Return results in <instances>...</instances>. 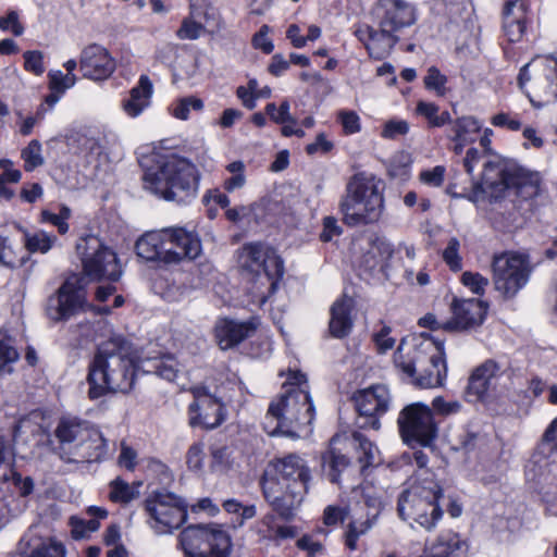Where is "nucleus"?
<instances>
[{
    "instance_id": "nucleus-60",
    "label": "nucleus",
    "mask_w": 557,
    "mask_h": 557,
    "mask_svg": "<svg viewBox=\"0 0 557 557\" xmlns=\"http://www.w3.org/2000/svg\"><path fill=\"white\" fill-rule=\"evenodd\" d=\"M186 462L189 469L200 470L203 463V445L201 443L193 444L186 455Z\"/></svg>"
},
{
    "instance_id": "nucleus-7",
    "label": "nucleus",
    "mask_w": 557,
    "mask_h": 557,
    "mask_svg": "<svg viewBox=\"0 0 557 557\" xmlns=\"http://www.w3.org/2000/svg\"><path fill=\"white\" fill-rule=\"evenodd\" d=\"M394 361L421 388L442 386L447 376L444 347L431 341L422 342L407 352H404V343H400Z\"/></svg>"
},
{
    "instance_id": "nucleus-64",
    "label": "nucleus",
    "mask_w": 557,
    "mask_h": 557,
    "mask_svg": "<svg viewBox=\"0 0 557 557\" xmlns=\"http://www.w3.org/2000/svg\"><path fill=\"white\" fill-rule=\"evenodd\" d=\"M342 228L333 216H325L323 219V230L320 234L322 242H330L333 237L341 235Z\"/></svg>"
},
{
    "instance_id": "nucleus-17",
    "label": "nucleus",
    "mask_w": 557,
    "mask_h": 557,
    "mask_svg": "<svg viewBox=\"0 0 557 557\" xmlns=\"http://www.w3.org/2000/svg\"><path fill=\"white\" fill-rule=\"evenodd\" d=\"M354 403L358 413L369 419L361 424V428L379 430L381 426L379 418L389 409L391 395L386 386L372 385L357 392Z\"/></svg>"
},
{
    "instance_id": "nucleus-20",
    "label": "nucleus",
    "mask_w": 557,
    "mask_h": 557,
    "mask_svg": "<svg viewBox=\"0 0 557 557\" xmlns=\"http://www.w3.org/2000/svg\"><path fill=\"white\" fill-rule=\"evenodd\" d=\"M92 429L94 425L87 421L75 418L62 419L54 431L58 440L57 450L60 458L70 462L78 445L84 442V438L88 436Z\"/></svg>"
},
{
    "instance_id": "nucleus-24",
    "label": "nucleus",
    "mask_w": 557,
    "mask_h": 557,
    "mask_svg": "<svg viewBox=\"0 0 557 557\" xmlns=\"http://www.w3.org/2000/svg\"><path fill=\"white\" fill-rule=\"evenodd\" d=\"M257 329V323L250 321H236L220 319L214 327L215 338L221 349H230L250 337Z\"/></svg>"
},
{
    "instance_id": "nucleus-22",
    "label": "nucleus",
    "mask_w": 557,
    "mask_h": 557,
    "mask_svg": "<svg viewBox=\"0 0 557 557\" xmlns=\"http://www.w3.org/2000/svg\"><path fill=\"white\" fill-rule=\"evenodd\" d=\"M451 312L453 317L444 321V330H468L483 323L487 306L479 299H454Z\"/></svg>"
},
{
    "instance_id": "nucleus-37",
    "label": "nucleus",
    "mask_w": 557,
    "mask_h": 557,
    "mask_svg": "<svg viewBox=\"0 0 557 557\" xmlns=\"http://www.w3.org/2000/svg\"><path fill=\"white\" fill-rule=\"evenodd\" d=\"M352 442L359 456L361 468L366 469L380 463V451L377 447L363 436L360 432H354Z\"/></svg>"
},
{
    "instance_id": "nucleus-34",
    "label": "nucleus",
    "mask_w": 557,
    "mask_h": 557,
    "mask_svg": "<svg viewBox=\"0 0 557 557\" xmlns=\"http://www.w3.org/2000/svg\"><path fill=\"white\" fill-rule=\"evenodd\" d=\"M18 228L23 233V243L29 253L40 252L45 255L49 252L58 242L55 235L49 234L46 231L38 230L29 232L22 226Z\"/></svg>"
},
{
    "instance_id": "nucleus-56",
    "label": "nucleus",
    "mask_w": 557,
    "mask_h": 557,
    "mask_svg": "<svg viewBox=\"0 0 557 557\" xmlns=\"http://www.w3.org/2000/svg\"><path fill=\"white\" fill-rule=\"evenodd\" d=\"M337 117L346 134H356L360 131V117L355 111L342 110Z\"/></svg>"
},
{
    "instance_id": "nucleus-11",
    "label": "nucleus",
    "mask_w": 557,
    "mask_h": 557,
    "mask_svg": "<svg viewBox=\"0 0 557 557\" xmlns=\"http://www.w3.org/2000/svg\"><path fill=\"white\" fill-rule=\"evenodd\" d=\"M76 252L81 257L84 273L91 280L115 282L120 278L122 270L115 252L103 246L97 236L79 238Z\"/></svg>"
},
{
    "instance_id": "nucleus-23",
    "label": "nucleus",
    "mask_w": 557,
    "mask_h": 557,
    "mask_svg": "<svg viewBox=\"0 0 557 557\" xmlns=\"http://www.w3.org/2000/svg\"><path fill=\"white\" fill-rule=\"evenodd\" d=\"M79 69L85 78L102 81L112 75L115 70V61L106 48L92 44L83 49Z\"/></svg>"
},
{
    "instance_id": "nucleus-55",
    "label": "nucleus",
    "mask_w": 557,
    "mask_h": 557,
    "mask_svg": "<svg viewBox=\"0 0 557 557\" xmlns=\"http://www.w3.org/2000/svg\"><path fill=\"white\" fill-rule=\"evenodd\" d=\"M24 67L26 71L35 75H41L45 72L44 54L38 50H30L24 52Z\"/></svg>"
},
{
    "instance_id": "nucleus-27",
    "label": "nucleus",
    "mask_w": 557,
    "mask_h": 557,
    "mask_svg": "<svg viewBox=\"0 0 557 557\" xmlns=\"http://www.w3.org/2000/svg\"><path fill=\"white\" fill-rule=\"evenodd\" d=\"M108 455V443L102 433L94 426L72 456L70 462L101 461Z\"/></svg>"
},
{
    "instance_id": "nucleus-38",
    "label": "nucleus",
    "mask_w": 557,
    "mask_h": 557,
    "mask_svg": "<svg viewBox=\"0 0 557 557\" xmlns=\"http://www.w3.org/2000/svg\"><path fill=\"white\" fill-rule=\"evenodd\" d=\"M462 546L459 535L453 531H446L438 535L430 547L431 557H449Z\"/></svg>"
},
{
    "instance_id": "nucleus-26",
    "label": "nucleus",
    "mask_w": 557,
    "mask_h": 557,
    "mask_svg": "<svg viewBox=\"0 0 557 557\" xmlns=\"http://www.w3.org/2000/svg\"><path fill=\"white\" fill-rule=\"evenodd\" d=\"M355 307V301L351 297L343 295L338 298L330 309V334L335 338H344L348 336L354 326L351 311Z\"/></svg>"
},
{
    "instance_id": "nucleus-51",
    "label": "nucleus",
    "mask_w": 557,
    "mask_h": 557,
    "mask_svg": "<svg viewBox=\"0 0 557 557\" xmlns=\"http://www.w3.org/2000/svg\"><path fill=\"white\" fill-rule=\"evenodd\" d=\"M447 77L435 66H431L424 77V85L428 89L434 90L438 96L446 94L445 85Z\"/></svg>"
},
{
    "instance_id": "nucleus-43",
    "label": "nucleus",
    "mask_w": 557,
    "mask_h": 557,
    "mask_svg": "<svg viewBox=\"0 0 557 557\" xmlns=\"http://www.w3.org/2000/svg\"><path fill=\"white\" fill-rule=\"evenodd\" d=\"M225 169L231 174V176L224 180L223 188L227 193H233L243 188L246 184L245 163L240 160H236L228 163Z\"/></svg>"
},
{
    "instance_id": "nucleus-58",
    "label": "nucleus",
    "mask_w": 557,
    "mask_h": 557,
    "mask_svg": "<svg viewBox=\"0 0 557 557\" xmlns=\"http://www.w3.org/2000/svg\"><path fill=\"white\" fill-rule=\"evenodd\" d=\"M409 132V124L404 120H391L385 123L382 136L387 139H395L397 136L406 135Z\"/></svg>"
},
{
    "instance_id": "nucleus-2",
    "label": "nucleus",
    "mask_w": 557,
    "mask_h": 557,
    "mask_svg": "<svg viewBox=\"0 0 557 557\" xmlns=\"http://www.w3.org/2000/svg\"><path fill=\"white\" fill-rule=\"evenodd\" d=\"M135 364L132 345L121 335L102 342L89 364L88 395L97 399L109 392H128L135 381Z\"/></svg>"
},
{
    "instance_id": "nucleus-4",
    "label": "nucleus",
    "mask_w": 557,
    "mask_h": 557,
    "mask_svg": "<svg viewBox=\"0 0 557 557\" xmlns=\"http://www.w3.org/2000/svg\"><path fill=\"white\" fill-rule=\"evenodd\" d=\"M284 388L280 398L271 403L268 419L276 420L273 434L299 437L301 433L311 431L310 426L314 420V406L308 391L306 375L293 372Z\"/></svg>"
},
{
    "instance_id": "nucleus-15",
    "label": "nucleus",
    "mask_w": 557,
    "mask_h": 557,
    "mask_svg": "<svg viewBox=\"0 0 557 557\" xmlns=\"http://www.w3.org/2000/svg\"><path fill=\"white\" fill-rule=\"evenodd\" d=\"M194 401L188 407L189 424L203 429H215L226 418L225 405L222 397L212 394L207 386H194L190 389Z\"/></svg>"
},
{
    "instance_id": "nucleus-3",
    "label": "nucleus",
    "mask_w": 557,
    "mask_h": 557,
    "mask_svg": "<svg viewBox=\"0 0 557 557\" xmlns=\"http://www.w3.org/2000/svg\"><path fill=\"white\" fill-rule=\"evenodd\" d=\"M144 188L168 201L185 203L194 199L199 185V172L194 163L175 153L159 154L145 171Z\"/></svg>"
},
{
    "instance_id": "nucleus-10",
    "label": "nucleus",
    "mask_w": 557,
    "mask_h": 557,
    "mask_svg": "<svg viewBox=\"0 0 557 557\" xmlns=\"http://www.w3.org/2000/svg\"><path fill=\"white\" fill-rule=\"evenodd\" d=\"M532 272L529 258L517 252L495 255L492 261V281L506 299L513 298L529 282Z\"/></svg>"
},
{
    "instance_id": "nucleus-6",
    "label": "nucleus",
    "mask_w": 557,
    "mask_h": 557,
    "mask_svg": "<svg viewBox=\"0 0 557 557\" xmlns=\"http://www.w3.org/2000/svg\"><path fill=\"white\" fill-rule=\"evenodd\" d=\"M383 203L380 181L372 175L357 173L347 182L339 202L343 222L351 227L375 223L381 218Z\"/></svg>"
},
{
    "instance_id": "nucleus-19",
    "label": "nucleus",
    "mask_w": 557,
    "mask_h": 557,
    "mask_svg": "<svg viewBox=\"0 0 557 557\" xmlns=\"http://www.w3.org/2000/svg\"><path fill=\"white\" fill-rule=\"evenodd\" d=\"M238 265L250 273L259 274L264 271L271 275L270 267L275 268L277 275L283 274V262L274 250L261 243H250L242 247L238 252Z\"/></svg>"
},
{
    "instance_id": "nucleus-39",
    "label": "nucleus",
    "mask_w": 557,
    "mask_h": 557,
    "mask_svg": "<svg viewBox=\"0 0 557 557\" xmlns=\"http://www.w3.org/2000/svg\"><path fill=\"white\" fill-rule=\"evenodd\" d=\"M18 358L20 355L14 346L13 338L7 333L0 332V375L10 374Z\"/></svg>"
},
{
    "instance_id": "nucleus-32",
    "label": "nucleus",
    "mask_w": 557,
    "mask_h": 557,
    "mask_svg": "<svg viewBox=\"0 0 557 557\" xmlns=\"http://www.w3.org/2000/svg\"><path fill=\"white\" fill-rule=\"evenodd\" d=\"M137 369L144 373H153L169 382H173L181 372L180 363L172 355L145 358L139 361Z\"/></svg>"
},
{
    "instance_id": "nucleus-9",
    "label": "nucleus",
    "mask_w": 557,
    "mask_h": 557,
    "mask_svg": "<svg viewBox=\"0 0 557 557\" xmlns=\"http://www.w3.org/2000/svg\"><path fill=\"white\" fill-rule=\"evenodd\" d=\"M476 184L494 197H500L506 190L512 189L517 196L528 199L539 191L536 174L530 173L516 161L499 156H491L484 161L481 180Z\"/></svg>"
},
{
    "instance_id": "nucleus-59",
    "label": "nucleus",
    "mask_w": 557,
    "mask_h": 557,
    "mask_svg": "<svg viewBox=\"0 0 557 557\" xmlns=\"http://www.w3.org/2000/svg\"><path fill=\"white\" fill-rule=\"evenodd\" d=\"M432 406H433V409L442 414V416H450V414H456L458 413L461 408H462V405L460 401L458 400H450V401H447L445 400L443 397L438 396V397H435L432 401Z\"/></svg>"
},
{
    "instance_id": "nucleus-57",
    "label": "nucleus",
    "mask_w": 557,
    "mask_h": 557,
    "mask_svg": "<svg viewBox=\"0 0 557 557\" xmlns=\"http://www.w3.org/2000/svg\"><path fill=\"white\" fill-rule=\"evenodd\" d=\"M446 169L443 165H436L430 170L420 173V181L431 187H440L444 182Z\"/></svg>"
},
{
    "instance_id": "nucleus-13",
    "label": "nucleus",
    "mask_w": 557,
    "mask_h": 557,
    "mask_svg": "<svg viewBox=\"0 0 557 557\" xmlns=\"http://www.w3.org/2000/svg\"><path fill=\"white\" fill-rule=\"evenodd\" d=\"M149 524L157 534L172 533L187 519V506L182 498L170 492H156L146 499Z\"/></svg>"
},
{
    "instance_id": "nucleus-50",
    "label": "nucleus",
    "mask_w": 557,
    "mask_h": 557,
    "mask_svg": "<svg viewBox=\"0 0 557 557\" xmlns=\"http://www.w3.org/2000/svg\"><path fill=\"white\" fill-rule=\"evenodd\" d=\"M290 106L288 100H284L277 109L274 102L265 106V112L270 119L276 124L293 123L297 124V120L289 112Z\"/></svg>"
},
{
    "instance_id": "nucleus-12",
    "label": "nucleus",
    "mask_w": 557,
    "mask_h": 557,
    "mask_svg": "<svg viewBox=\"0 0 557 557\" xmlns=\"http://www.w3.org/2000/svg\"><path fill=\"white\" fill-rule=\"evenodd\" d=\"M397 423L403 441L412 447L430 446L437 436L433 411L422 403H412L403 408Z\"/></svg>"
},
{
    "instance_id": "nucleus-45",
    "label": "nucleus",
    "mask_w": 557,
    "mask_h": 557,
    "mask_svg": "<svg viewBox=\"0 0 557 557\" xmlns=\"http://www.w3.org/2000/svg\"><path fill=\"white\" fill-rule=\"evenodd\" d=\"M203 109V101L200 98L190 96L175 100L171 107V113L178 120H187L190 110L201 111Z\"/></svg>"
},
{
    "instance_id": "nucleus-29",
    "label": "nucleus",
    "mask_w": 557,
    "mask_h": 557,
    "mask_svg": "<svg viewBox=\"0 0 557 557\" xmlns=\"http://www.w3.org/2000/svg\"><path fill=\"white\" fill-rule=\"evenodd\" d=\"M153 92V86L147 75L139 77L138 84L129 91V97L123 100L124 112L131 116H138L146 108L150 106V99Z\"/></svg>"
},
{
    "instance_id": "nucleus-48",
    "label": "nucleus",
    "mask_w": 557,
    "mask_h": 557,
    "mask_svg": "<svg viewBox=\"0 0 557 557\" xmlns=\"http://www.w3.org/2000/svg\"><path fill=\"white\" fill-rule=\"evenodd\" d=\"M21 157L24 160V169L27 172H32L42 165L41 144L37 139H33L27 147L22 150Z\"/></svg>"
},
{
    "instance_id": "nucleus-44",
    "label": "nucleus",
    "mask_w": 557,
    "mask_h": 557,
    "mask_svg": "<svg viewBox=\"0 0 557 557\" xmlns=\"http://www.w3.org/2000/svg\"><path fill=\"white\" fill-rule=\"evenodd\" d=\"M199 14L196 10V4L190 3V16L183 20L181 27L176 32V36L182 40H196L202 32L203 26L196 22L194 18L198 17Z\"/></svg>"
},
{
    "instance_id": "nucleus-16",
    "label": "nucleus",
    "mask_w": 557,
    "mask_h": 557,
    "mask_svg": "<svg viewBox=\"0 0 557 557\" xmlns=\"http://www.w3.org/2000/svg\"><path fill=\"white\" fill-rule=\"evenodd\" d=\"M533 66L535 77L532 84V92L540 98L543 104L557 101V61L553 59H539L525 64L519 73L518 83L523 89L527 82L531 81L530 67Z\"/></svg>"
},
{
    "instance_id": "nucleus-54",
    "label": "nucleus",
    "mask_w": 557,
    "mask_h": 557,
    "mask_svg": "<svg viewBox=\"0 0 557 557\" xmlns=\"http://www.w3.org/2000/svg\"><path fill=\"white\" fill-rule=\"evenodd\" d=\"M23 557H64V548L58 543H40Z\"/></svg>"
},
{
    "instance_id": "nucleus-35",
    "label": "nucleus",
    "mask_w": 557,
    "mask_h": 557,
    "mask_svg": "<svg viewBox=\"0 0 557 557\" xmlns=\"http://www.w3.org/2000/svg\"><path fill=\"white\" fill-rule=\"evenodd\" d=\"M87 513L90 516V519L87 521L77 518L71 519L72 533L75 539L84 537L87 533L97 531L100 527L99 520L108 516V511L104 508L95 506L89 507Z\"/></svg>"
},
{
    "instance_id": "nucleus-33",
    "label": "nucleus",
    "mask_w": 557,
    "mask_h": 557,
    "mask_svg": "<svg viewBox=\"0 0 557 557\" xmlns=\"http://www.w3.org/2000/svg\"><path fill=\"white\" fill-rule=\"evenodd\" d=\"M380 502L373 500V503L369 504V506L375 510L373 513H368L367 518L363 520H354L348 523L347 531L345 532V545L350 550H355L357 548L358 539L371 530L376 523V519L380 513Z\"/></svg>"
},
{
    "instance_id": "nucleus-5",
    "label": "nucleus",
    "mask_w": 557,
    "mask_h": 557,
    "mask_svg": "<svg viewBox=\"0 0 557 557\" xmlns=\"http://www.w3.org/2000/svg\"><path fill=\"white\" fill-rule=\"evenodd\" d=\"M379 29L367 27L366 30L358 29L356 35L363 40L368 36L366 48L370 57L381 60L385 58L398 41L395 35L405 27L416 22L413 7L405 0H379L376 3Z\"/></svg>"
},
{
    "instance_id": "nucleus-49",
    "label": "nucleus",
    "mask_w": 557,
    "mask_h": 557,
    "mask_svg": "<svg viewBox=\"0 0 557 557\" xmlns=\"http://www.w3.org/2000/svg\"><path fill=\"white\" fill-rule=\"evenodd\" d=\"M27 257H18L8 237L0 235V263L8 268H16L26 263Z\"/></svg>"
},
{
    "instance_id": "nucleus-25",
    "label": "nucleus",
    "mask_w": 557,
    "mask_h": 557,
    "mask_svg": "<svg viewBox=\"0 0 557 557\" xmlns=\"http://www.w3.org/2000/svg\"><path fill=\"white\" fill-rule=\"evenodd\" d=\"M13 451L10 443L0 436V483L12 481L21 496L29 495L34 490V482L29 476L22 478L13 469Z\"/></svg>"
},
{
    "instance_id": "nucleus-52",
    "label": "nucleus",
    "mask_w": 557,
    "mask_h": 557,
    "mask_svg": "<svg viewBox=\"0 0 557 557\" xmlns=\"http://www.w3.org/2000/svg\"><path fill=\"white\" fill-rule=\"evenodd\" d=\"M461 282L476 295H483L486 286L488 285V278L478 272H463Z\"/></svg>"
},
{
    "instance_id": "nucleus-30",
    "label": "nucleus",
    "mask_w": 557,
    "mask_h": 557,
    "mask_svg": "<svg viewBox=\"0 0 557 557\" xmlns=\"http://www.w3.org/2000/svg\"><path fill=\"white\" fill-rule=\"evenodd\" d=\"M136 253L147 261L161 260L165 263L166 240L164 230L144 234L135 245Z\"/></svg>"
},
{
    "instance_id": "nucleus-40",
    "label": "nucleus",
    "mask_w": 557,
    "mask_h": 557,
    "mask_svg": "<svg viewBox=\"0 0 557 557\" xmlns=\"http://www.w3.org/2000/svg\"><path fill=\"white\" fill-rule=\"evenodd\" d=\"M392 255V245L383 238H375L370 243V247L366 255V262L370 268H375L377 265L383 267Z\"/></svg>"
},
{
    "instance_id": "nucleus-63",
    "label": "nucleus",
    "mask_w": 557,
    "mask_h": 557,
    "mask_svg": "<svg viewBox=\"0 0 557 557\" xmlns=\"http://www.w3.org/2000/svg\"><path fill=\"white\" fill-rule=\"evenodd\" d=\"M298 548L306 550L308 554V557H315L323 553L324 548L323 545L314 541L312 536L310 535H304L297 541Z\"/></svg>"
},
{
    "instance_id": "nucleus-41",
    "label": "nucleus",
    "mask_w": 557,
    "mask_h": 557,
    "mask_svg": "<svg viewBox=\"0 0 557 557\" xmlns=\"http://www.w3.org/2000/svg\"><path fill=\"white\" fill-rule=\"evenodd\" d=\"M139 485L140 483H138L137 485H129L122 479L116 478L110 483L109 497L112 502L115 503H129L131 500L139 496Z\"/></svg>"
},
{
    "instance_id": "nucleus-28",
    "label": "nucleus",
    "mask_w": 557,
    "mask_h": 557,
    "mask_svg": "<svg viewBox=\"0 0 557 557\" xmlns=\"http://www.w3.org/2000/svg\"><path fill=\"white\" fill-rule=\"evenodd\" d=\"M212 524H190L180 534V544L187 557H203V547Z\"/></svg>"
},
{
    "instance_id": "nucleus-8",
    "label": "nucleus",
    "mask_w": 557,
    "mask_h": 557,
    "mask_svg": "<svg viewBox=\"0 0 557 557\" xmlns=\"http://www.w3.org/2000/svg\"><path fill=\"white\" fill-rule=\"evenodd\" d=\"M397 500L398 517L404 521L412 520L426 531H432L443 517L438 499L443 490L431 472L424 471Z\"/></svg>"
},
{
    "instance_id": "nucleus-47",
    "label": "nucleus",
    "mask_w": 557,
    "mask_h": 557,
    "mask_svg": "<svg viewBox=\"0 0 557 557\" xmlns=\"http://www.w3.org/2000/svg\"><path fill=\"white\" fill-rule=\"evenodd\" d=\"M48 77L49 88L57 94H64L65 90L72 88L77 82L75 74H64L60 70H51L48 73Z\"/></svg>"
},
{
    "instance_id": "nucleus-46",
    "label": "nucleus",
    "mask_w": 557,
    "mask_h": 557,
    "mask_svg": "<svg viewBox=\"0 0 557 557\" xmlns=\"http://www.w3.org/2000/svg\"><path fill=\"white\" fill-rule=\"evenodd\" d=\"M324 467L329 469V479L332 483H338L339 473L349 465L346 456L334 450L329 451L324 457Z\"/></svg>"
},
{
    "instance_id": "nucleus-21",
    "label": "nucleus",
    "mask_w": 557,
    "mask_h": 557,
    "mask_svg": "<svg viewBox=\"0 0 557 557\" xmlns=\"http://www.w3.org/2000/svg\"><path fill=\"white\" fill-rule=\"evenodd\" d=\"M504 369L493 359L485 360L471 373L466 388L469 401L484 400L495 389Z\"/></svg>"
},
{
    "instance_id": "nucleus-36",
    "label": "nucleus",
    "mask_w": 557,
    "mask_h": 557,
    "mask_svg": "<svg viewBox=\"0 0 557 557\" xmlns=\"http://www.w3.org/2000/svg\"><path fill=\"white\" fill-rule=\"evenodd\" d=\"M516 0L506 1L503 10V28L508 40L516 42L521 39L525 26L521 16H513V8L516 7Z\"/></svg>"
},
{
    "instance_id": "nucleus-61",
    "label": "nucleus",
    "mask_w": 557,
    "mask_h": 557,
    "mask_svg": "<svg viewBox=\"0 0 557 557\" xmlns=\"http://www.w3.org/2000/svg\"><path fill=\"white\" fill-rule=\"evenodd\" d=\"M0 28L2 30H11L15 36H21L24 27L18 22V14L15 11H10L7 16L0 17Z\"/></svg>"
},
{
    "instance_id": "nucleus-1",
    "label": "nucleus",
    "mask_w": 557,
    "mask_h": 557,
    "mask_svg": "<svg viewBox=\"0 0 557 557\" xmlns=\"http://www.w3.org/2000/svg\"><path fill=\"white\" fill-rule=\"evenodd\" d=\"M311 472L306 461L295 454L269 462L260 484L265 500L284 520L295 517L309 490Z\"/></svg>"
},
{
    "instance_id": "nucleus-53",
    "label": "nucleus",
    "mask_w": 557,
    "mask_h": 557,
    "mask_svg": "<svg viewBox=\"0 0 557 557\" xmlns=\"http://www.w3.org/2000/svg\"><path fill=\"white\" fill-rule=\"evenodd\" d=\"M459 246V240L453 237L443 251V259L453 271H459L461 269V259L458 253Z\"/></svg>"
},
{
    "instance_id": "nucleus-31",
    "label": "nucleus",
    "mask_w": 557,
    "mask_h": 557,
    "mask_svg": "<svg viewBox=\"0 0 557 557\" xmlns=\"http://www.w3.org/2000/svg\"><path fill=\"white\" fill-rule=\"evenodd\" d=\"M480 122L472 116H462L457 119L450 127L449 138L455 143L453 150L459 154L468 144L476 140L481 131Z\"/></svg>"
},
{
    "instance_id": "nucleus-18",
    "label": "nucleus",
    "mask_w": 557,
    "mask_h": 557,
    "mask_svg": "<svg viewBox=\"0 0 557 557\" xmlns=\"http://www.w3.org/2000/svg\"><path fill=\"white\" fill-rule=\"evenodd\" d=\"M166 240L165 263H177L183 259L195 260L201 255L199 235L183 227L164 228Z\"/></svg>"
},
{
    "instance_id": "nucleus-42",
    "label": "nucleus",
    "mask_w": 557,
    "mask_h": 557,
    "mask_svg": "<svg viewBox=\"0 0 557 557\" xmlns=\"http://www.w3.org/2000/svg\"><path fill=\"white\" fill-rule=\"evenodd\" d=\"M417 112L424 116L432 127H441L451 121L449 112L443 111L440 113L438 106L433 102L419 101Z\"/></svg>"
},
{
    "instance_id": "nucleus-14",
    "label": "nucleus",
    "mask_w": 557,
    "mask_h": 557,
    "mask_svg": "<svg viewBox=\"0 0 557 557\" xmlns=\"http://www.w3.org/2000/svg\"><path fill=\"white\" fill-rule=\"evenodd\" d=\"M87 307L86 292L82 278L77 275L67 277L58 290L49 296L46 314L53 322H61L84 311Z\"/></svg>"
},
{
    "instance_id": "nucleus-62",
    "label": "nucleus",
    "mask_w": 557,
    "mask_h": 557,
    "mask_svg": "<svg viewBox=\"0 0 557 557\" xmlns=\"http://www.w3.org/2000/svg\"><path fill=\"white\" fill-rule=\"evenodd\" d=\"M346 516V507L330 505L324 509L323 521L326 525H335L338 522H343Z\"/></svg>"
}]
</instances>
